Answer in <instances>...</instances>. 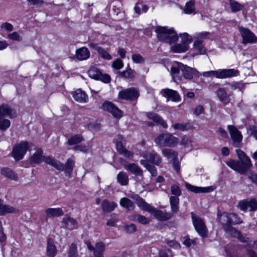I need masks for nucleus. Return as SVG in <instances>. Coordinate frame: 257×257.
Here are the masks:
<instances>
[{
  "label": "nucleus",
  "instance_id": "obj_1",
  "mask_svg": "<svg viewBox=\"0 0 257 257\" xmlns=\"http://www.w3.org/2000/svg\"><path fill=\"white\" fill-rule=\"evenodd\" d=\"M236 154L240 161L230 159L225 161V164L233 170L244 175L248 169L252 166L250 160L241 150H236Z\"/></svg>",
  "mask_w": 257,
  "mask_h": 257
},
{
  "label": "nucleus",
  "instance_id": "obj_2",
  "mask_svg": "<svg viewBox=\"0 0 257 257\" xmlns=\"http://www.w3.org/2000/svg\"><path fill=\"white\" fill-rule=\"evenodd\" d=\"M157 38L160 41L171 44L176 42L178 37L173 29H168L165 27H158L156 29Z\"/></svg>",
  "mask_w": 257,
  "mask_h": 257
},
{
  "label": "nucleus",
  "instance_id": "obj_3",
  "mask_svg": "<svg viewBox=\"0 0 257 257\" xmlns=\"http://www.w3.org/2000/svg\"><path fill=\"white\" fill-rule=\"evenodd\" d=\"M17 115L16 111L9 105L7 104L1 105L0 106V130L5 131L11 125L10 121L9 119H5V116H8L10 118H12L15 117Z\"/></svg>",
  "mask_w": 257,
  "mask_h": 257
},
{
  "label": "nucleus",
  "instance_id": "obj_4",
  "mask_svg": "<svg viewBox=\"0 0 257 257\" xmlns=\"http://www.w3.org/2000/svg\"><path fill=\"white\" fill-rule=\"evenodd\" d=\"M239 71L234 69H224L203 72L201 75L204 77H214L218 79H224L239 75Z\"/></svg>",
  "mask_w": 257,
  "mask_h": 257
},
{
  "label": "nucleus",
  "instance_id": "obj_5",
  "mask_svg": "<svg viewBox=\"0 0 257 257\" xmlns=\"http://www.w3.org/2000/svg\"><path fill=\"white\" fill-rule=\"evenodd\" d=\"M47 160L49 165L55 168L58 171H64L65 173L68 176H71L75 165V162L74 160L71 159H68L67 160L64 165L53 158H49Z\"/></svg>",
  "mask_w": 257,
  "mask_h": 257
},
{
  "label": "nucleus",
  "instance_id": "obj_6",
  "mask_svg": "<svg viewBox=\"0 0 257 257\" xmlns=\"http://www.w3.org/2000/svg\"><path fill=\"white\" fill-rule=\"evenodd\" d=\"M155 142L161 146L173 147L178 144L179 141L170 134H161L155 139Z\"/></svg>",
  "mask_w": 257,
  "mask_h": 257
},
{
  "label": "nucleus",
  "instance_id": "obj_7",
  "mask_svg": "<svg viewBox=\"0 0 257 257\" xmlns=\"http://www.w3.org/2000/svg\"><path fill=\"white\" fill-rule=\"evenodd\" d=\"M191 218L195 230L203 238L208 236V229L202 219L191 213Z\"/></svg>",
  "mask_w": 257,
  "mask_h": 257
},
{
  "label": "nucleus",
  "instance_id": "obj_8",
  "mask_svg": "<svg viewBox=\"0 0 257 257\" xmlns=\"http://www.w3.org/2000/svg\"><path fill=\"white\" fill-rule=\"evenodd\" d=\"M31 144L32 143H30L29 142L24 141L14 146L12 156L16 160L19 161L22 159Z\"/></svg>",
  "mask_w": 257,
  "mask_h": 257
},
{
  "label": "nucleus",
  "instance_id": "obj_9",
  "mask_svg": "<svg viewBox=\"0 0 257 257\" xmlns=\"http://www.w3.org/2000/svg\"><path fill=\"white\" fill-rule=\"evenodd\" d=\"M238 207L243 211H254L257 210V201L252 198L241 200L238 203Z\"/></svg>",
  "mask_w": 257,
  "mask_h": 257
},
{
  "label": "nucleus",
  "instance_id": "obj_10",
  "mask_svg": "<svg viewBox=\"0 0 257 257\" xmlns=\"http://www.w3.org/2000/svg\"><path fill=\"white\" fill-rule=\"evenodd\" d=\"M239 32L242 38V43L246 44L256 42L257 37L249 29L243 27H239Z\"/></svg>",
  "mask_w": 257,
  "mask_h": 257
},
{
  "label": "nucleus",
  "instance_id": "obj_11",
  "mask_svg": "<svg viewBox=\"0 0 257 257\" xmlns=\"http://www.w3.org/2000/svg\"><path fill=\"white\" fill-rule=\"evenodd\" d=\"M139 96V93L134 88H130L120 91L118 93V97L126 100H134Z\"/></svg>",
  "mask_w": 257,
  "mask_h": 257
},
{
  "label": "nucleus",
  "instance_id": "obj_12",
  "mask_svg": "<svg viewBox=\"0 0 257 257\" xmlns=\"http://www.w3.org/2000/svg\"><path fill=\"white\" fill-rule=\"evenodd\" d=\"M43 151L41 148H37L36 149V152L33 154L30 158V162L32 163L40 164L43 162H45L46 164L49 165L48 160L49 158H52L51 156H45L43 155Z\"/></svg>",
  "mask_w": 257,
  "mask_h": 257
},
{
  "label": "nucleus",
  "instance_id": "obj_13",
  "mask_svg": "<svg viewBox=\"0 0 257 257\" xmlns=\"http://www.w3.org/2000/svg\"><path fill=\"white\" fill-rule=\"evenodd\" d=\"M227 127L233 141V146L235 147L239 148L240 147V142L242 139V136L240 132L233 125H229Z\"/></svg>",
  "mask_w": 257,
  "mask_h": 257
},
{
  "label": "nucleus",
  "instance_id": "obj_14",
  "mask_svg": "<svg viewBox=\"0 0 257 257\" xmlns=\"http://www.w3.org/2000/svg\"><path fill=\"white\" fill-rule=\"evenodd\" d=\"M181 66L182 75L186 79L190 80L193 78V76L199 77L201 75V74L194 68L185 65Z\"/></svg>",
  "mask_w": 257,
  "mask_h": 257
},
{
  "label": "nucleus",
  "instance_id": "obj_15",
  "mask_svg": "<svg viewBox=\"0 0 257 257\" xmlns=\"http://www.w3.org/2000/svg\"><path fill=\"white\" fill-rule=\"evenodd\" d=\"M102 108L112 114L115 118H120L122 116V111L110 102H105L102 104Z\"/></svg>",
  "mask_w": 257,
  "mask_h": 257
},
{
  "label": "nucleus",
  "instance_id": "obj_16",
  "mask_svg": "<svg viewBox=\"0 0 257 257\" xmlns=\"http://www.w3.org/2000/svg\"><path fill=\"white\" fill-rule=\"evenodd\" d=\"M150 212L154 216L156 219L161 221H167L173 216V214L171 212H163L153 207Z\"/></svg>",
  "mask_w": 257,
  "mask_h": 257
},
{
  "label": "nucleus",
  "instance_id": "obj_17",
  "mask_svg": "<svg viewBox=\"0 0 257 257\" xmlns=\"http://www.w3.org/2000/svg\"><path fill=\"white\" fill-rule=\"evenodd\" d=\"M145 157L146 158L145 160L148 161V162H150L157 166H159L162 163L161 156L155 151L147 152L145 154Z\"/></svg>",
  "mask_w": 257,
  "mask_h": 257
},
{
  "label": "nucleus",
  "instance_id": "obj_18",
  "mask_svg": "<svg viewBox=\"0 0 257 257\" xmlns=\"http://www.w3.org/2000/svg\"><path fill=\"white\" fill-rule=\"evenodd\" d=\"M62 224L64 228L69 230L77 229L79 226L76 220L70 216L64 217L62 219Z\"/></svg>",
  "mask_w": 257,
  "mask_h": 257
},
{
  "label": "nucleus",
  "instance_id": "obj_19",
  "mask_svg": "<svg viewBox=\"0 0 257 257\" xmlns=\"http://www.w3.org/2000/svg\"><path fill=\"white\" fill-rule=\"evenodd\" d=\"M185 187L188 190L195 193H208L214 190V187L213 186H209L207 187H197L190 184L188 183H185Z\"/></svg>",
  "mask_w": 257,
  "mask_h": 257
},
{
  "label": "nucleus",
  "instance_id": "obj_20",
  "mask_svg": "<svg viewBox=\"0 0 257 257\" xmlns=\"http://www.w3.org/2000/svg\"><path fill=\"white\" fill-rule=\"evenodd\" d=\"M163 96L167 97V101L171 99L173 101H178L180 99L178 93L174 90L170 89H163L161 91Z\"/></svg>",
  "mask_w": 257,
  "mask_h": 257
},
{
  "label": "nucleus",
  "instance_id": "obj_21",
  "mask_svg": "<svg viewBox=\"0 0 257 257\" xmlns=\"http://www.w3.org/2000/svg\"><path fill=\"white\" fill-rule=\"evenodd\" d=\"M132 198L134 200H135V202L138 207H140L142 210L148 211L149 212L151 211V209H152L153 207L147 203L145 200L140 197L139 196L135 195L133 196Z\"/></svg>",
  "mask_w": 257,
  "mask_h": 257
},
{
  "label": "nucleus",
  "instance_id": "obj_22",
  "mask_svg": "<svg viewBox=\"0 0 257 257\" xmlns=\"http://www.w3.org/2000/svg\"><path fill=\"white\" fill-rule=\"evenodd\" d=\"M224 230L228 235H231L232 237L238 238L242 242H246V238H245L241 234L240 232L237 230L236 228L232 227L231 225L227 226Z\"/></svg>",
  "mask_w": 257,
  "mask_h": 257
},
{
  "label": "nucleus",
  "instance_id": "obj_23",
  "mask_svg": "<svg viewBox=\"0 0 257 257\" xmlns=\"http://www.w3.org/2000/svg\"><path fill=\"white\" fill-rule=\"evenodd\" d=\"M162 154L169 162H173L177 160L178 157V153L171 149H163L162 150Z\"/></svg>",
  "mask_w": 257,
  "mask_h": 257
},
{
  "label": "nucleus",
  "instance_id": "obj_24",
  "mask_svg": "<svg viewBox=\"0 0 257 257\" xmlns=\"http://www.w3.org/2000/svg\"><path fill=\"white\" fill-rule=\"evenodd\" d=\"M76 58L79 61L88 59L90 57V52L86 47H82L76 51Z\"/></svg>",
  "mask_w": 257,
  "mask_h": 257
},
{
  "label": "nucleus",
  "instance_id": "obj_25",
  "mask_svg": "<svg viewBox=\"0 0 257 257\" xmlns=\"http://www.w3.org/2000/svg\"><path fill=\"white\" fill-rule=\"evenodd\" d=\"M117 204L114 202H110L105 199L101 203V207L104 212L109 213L112 211L116 207Z\"/></svg>",
  "mask_w": 257,
  "mask_h": 257
},
{
  "label": "nucleus",
  "instance_id": "obj_26",
  "mask_svg": "<svg viewBox=\"0 0 257 257\" xmlns=\"http://www.w3.org/2000/svg\"><path fill=\"white\" fill-rule=\"evenodd\" d=\"M124 168L125 170L137 176L143 177V170L136 164L131 163L125 165Z\"/></svg>",
  "mask_w": 257,
  "mask_h": 257
},
{
  "label": "nucleus",
  "instance_id": "obj_27",
  "mask_svg": "<svg viewBox=\"0 0 257 257\" xmlns=\"http://www.w3.org/2000/svg\"><path fill=\"white\" fill-rule=\"evenodd\" d=\"M47 218L61 216L64 214V211L61 208H48L45 210Z\"/></svg>",
  "mask_w": 257,
  "mask_h": 257
},
{
  "label": "nucleus",
  "instance_id": "obj_28",
  "mask_svg": "<svg viewBox=\"0 0 257 257\" xmlns=\"http://www.w3.org/2000/svg\"><path fill=\"white\" fill-rule=\"evenodd\" d=\"M18 212L19 210L17 208L10 205L3 204V201L0 199V215L6 213Z\"/></svg>",
  "mask_w": 257,
  "mask_h": 257
},
{
  "label": "nucleus",
  "instance_id": "obj_29",
  "mask_svg": "<svg viewBox=\"0 0 257 257\" xmlns=\"http://www.w3.org/2000/svg\"><path fill=\"white\" fill-rule=\"evenodd\" d=\"M46 252L49 257H55L57 254L56 247L52 238H49L47 240Z\"/></svg>",
  "mask_w": 257,
  "mask_h": 257
},
{
  "label": "nucleus",
  "instance_id": "obj_30",
  "mask_svg": "<svg viewBox=\"0 0 257 257\" xmlns=\"http://www.w3.org/2000/svg\"><path fill=\"white\" fill-rule=\"evenodd\" d=\"M74 99L79 102H86L87 101L88 97L84 91L80 89H77L73 94Z\"/></svg>",
  "mask_w": 257,
  "mask_h": 257
},
{
  "label": "nucleus",
  "instance_id": "obj_31",
  "mask_svg": "<svg viewBox=\"0 0 257 257\" xmlns=\"http://www.w3.org/2000/svg\"><path fill=\"white\" fill-rule=\"evenodd\" d=\"M219 221L223 225V229L227 226H230L229 213L223 212L220 215H218Z\"/></svg>",
  "mask_w": 257,
  "mask_h": 257
},
{
  "label": "nucleus",
  "instance_id": "obj_32",
  "mask_svg": "<svg viewBox=\"0 0 257 257\" xmlns=\"http://www.w3.org/2000/svg\"><path fill=\"white\" fill-rule=\"evenodd\" d=\"M2 175L11 180H17L18 179L17 175L11 169L9 168H3L1 170Z\"/></svg>",
  "mask_w": 257,
  "mask_h": 257
},
{
  "label": "nucleus",
  "instance_id": "obj_33",
  "mask_svg": "<svg viewBox=\"0 0 257 257\" xmlns=\"http://www.w3.org/2000/svg\"><path fill=\"white\" fill-rule=\"evenodd\" d=\"M147 115L149 119H152L154 122L161 124L163 127L166 128L167 127V124L166 122L157 114L149 112L148 113Z\"/></svg>",
  "mask_w": 257,
  "mask_h": 257
},
{
  "label": "nucleus",
  "instance_id": "obj_34",
  "mask_svg": "<svg viewBox=\"0 0 257 257\" xmlns=\"http://www.w3.org/2000/svg\"><path fill=\"white\" fill-rule=\"evenodd\" d=\"M104 250V244L102 242H97L93 252L94 257H103Z\"/></svg>",
  "mask_w": 257,
  "mask_h": 257
},
{
  "label": "nucleus",
  "instance_id": "obj_35",
  "mask_svg": "<svg viewBox=\"0 0 257 257\" xmlns=\"http://www.w3.org/2000/svg\"><path fill=\"white\" fill-rule=\"evenodd\" d=\"M129 219L130 220L133 221H137L142 224H147L150 222L149 218L146 217L145 216L139 214H134L130 216Z\"/></svg>",
  "mask_w": 257,
  "mask_h": 257
},
{
  "label": "nucleus",
  "instance_id": "obj_36",
  "mask_svg": "<svg viewBox=\"0 0 257 257\" xmlns=\"http://www.w3.org/2000/svg\"><path fill=\"white\" fill-rule=\"evenodd\" d=\"M171 210L173 214L179 210V199L177 196H171L169 198Z\"/></svg>",
  "mask_w": 257,
  "mask_h": 257
},
{
  "label": "nucleus",
  "instance_id": "obj_37",
  "mask_svg": "<svg viewBox=\"0 0 257 257\" xmlns=\"http://www.w3.org/2000/svg\"><path fill=\"white\" fill-rule=\"evenodd\" d=\"M119 203L122 207L125 208L128 210H133L135 207L133 201L126 197L121 198L120 200Z\"/></svg>",
  "mask_w": 257,
  "mask_h": 257
},
{
  "label": "nucleus",
  "instance_id": "obj_38",
  "mask_svg": "<svg viewBox=\"0 0 257 257\" xmlns=\"http://www.w3.org/2000/svg\"><path fill=\"white\" fill-rule=\"evenodd\" d=\"M228 4L232 13H236L242 10L244 6L235 0H228Z\"/></svg>",
  "mask_w": 257,
  "mask_h": 257
},
{
  "label": "nucleus",
  "instance_id": "obj_39",
  "mask_svg": "<svg viewBox=\"0 0 257 257\" xmlns=\"http://www.w3.org/2000/svg\"><path fill=\"white\" fill-rule=\"evenodd\" d=\"M140 163L144 166L153 176L157 175V170L155 166L150 164L147 160H141Z\"/></svg>",
  "mask_w": 257,
  "mask_h": 257
},
{
  "label": "nucleus",
  "instance_id": "obj_40",
  "mask_svg": "<svg viewBox=\"0 0 257 257\" xmlns=\"http://www.w3.org/2000/svg\"><path fill=\"white\" fill-rule=\"evenodd\" d=\"M216 93L219 100L225 103L229 102V98L224 88H220L216 90Z\"/></svg>",
  "mask_w": 257,
  "mask_h": 257
},
{
  "label": "nucleus",
  "instance_id": "obj_41",
  "mask_svg": "<svg viewBox=\"0 0 257 257\" xmlns=\"http://www.w3.org/2000/svg\"><path fill=\"white\" fill-rule=\"evenodd\" d=\"M202 43V40H196L193 44L194 48L197 50L200 54H204L206 52V49Z\"/></svg>",
  "mask_w": 257,
  "mask_h": 257
},
{
  "label": "nucleus",
  "instance_id": "obj_42",
  "mask_svg": "<svg viewBox=\"0 0 257 257\" xmlns=\"http://www.w3.org/2000/svg\"><path fill=\"white\" fill-rule=\"evenodd\" d=\"M189 49L188 45L183 44H177L171 47L172 51L174 53H183Z\"/></svg>",
  "mask_w": 257,
  "mask_h": 257
},
{
  "label": "nucleus",
  "instance_id": "obj_43",
  "mask_svg": "<svg viewBox=\"0 0 257 257\" xmlns=\"http://www.w3.org/2000/svg\"><path fill=\"white\" fill-rule=\"evenodd\" d=\"M115 143L116 148L118 153H120L124 150L125 148L123 147V144L125 143L124 138L120 135L117 136V138L113 140Z\"/></svg>",
  "mask_w": 257,
  "mask_h": 257
},
{
  "label": "nucleus",
  "instance_id": "obj_44",
  "mask_svg": "<svg viewBox=\"0 0 257 257\" xmlns=\"http://www.w3.org/2000/svg\"><path fill=\"white\" fill-rule=\"evenodd\" d=\"M195 2L193 0H190L187 2L183 9V12L186 14H191L195 11Z\"/></svg>",
  "mask_w": 257,
  "mask_h": 257
},
{
  "label": "nucleus",
  "instance_id": "obj_45",
  "mask_svg": "<svg viewBox=\"0 0 257 257\" xmlns=\"http://www.w3.org/2000/svg\"><path fill=\"white\" fill-rule=\"evenodd\" d=\"M117 179L121 185H126L128 183V177L124 172H120L118 174Z\"/></svg>",
  "mask_w": 257,
  "mask_h": 257
},
{
  "label": "nucleus",
  "instance_id": "obj_46",
  "mask_svg": "<svg viewBox=\"0 0 257 257\" xmlns=\"http://www.w3.org/2000/svg\"><path fill=\"white\" fill-rule=\"evenodd\" d=\"M184 64L182 63L176 62L175 64H174L171 69V72L173 76V77L175 78L177 77L179 74L180 70L181 71V66Z\"/></svg>",
  "mask_w": 257,
  "mask_h": 257
},
{
  "label": "nucleus",
  "instance_id": "obj_47",
  "mask_svg": "<svg viewBox=\"0 0 257 257\" xmlns=\"http://www.w3.org/2000/svg\"><path fill=\"white\" fill-rule=\"evenodd\" d=\"M172 126L175 130L181 131H188L192 128V126L189 123H175Z\"/></svg>",
  "mask_w": 257,
  "mask_h": 257
},
{
  "label": "nucleus",
  "instance_id": "obj_48",
  "mask_svg": "<svg viewBox=\"0 0 257 257\" xmlns=\"http://www.w3.org/2000/svg\"><path fill=\"white\" fill-rule=\"evenodd\" d=\"M83 141V138L80 135H75L72 136L68 140L67 144L72 146L77 144Z\"/></svg>",
  "mask_w": 257,
  "mask_h": 257
},
{
  "label": "nucleus",
  "instance_id": "obj_49",
  "mask_svg": "<svg viewBox=\"0 0 257 257\" xmlns=\"http://www.w3.org/2000/svg\"><path fill=\"white\" fill-rule=\"evenodd\" d=\"M88 75L90 77L98 80L101 76V72L96 68H92L88 71Z\"/></svg>",
  "mask_w": 257,
  "mask_h": 257
},
{
  "label": "nucleus",
  "instance_id": "obj_50",
  "mask_svg": "<svg viewBox=\"0 0 257 257\" xmlns=\"http://www.w3.org/2000/svg\"><path fill=\"white\" fill-rule=\"evenodd\" d=\"M68 257H78L77 245L74 243H72L68 251Z\"/></svg>",
  "mask_w": 257,
  "mask_h": 257
},
{
  "label": "nucleus",
  "instance_id": "obj_51",
  "mask_svg": "<svg viewBox=\"0 0 257 257\" xmlns=\"http://www.w3.org/2000/svg\"><path fill=\"white\" fill-rule=\"evenodd\" d=\"M123 230L126 233L131 234L137 231V226L135 224L131 223L123 226Z\"/></svg>",
  "mask_w": 257,
  "mask_h": 257
},
{
  "label": "nucleus",
  "instance_id": "obj_52",
  "mask_svg": "<svg viewBox=\"0 0 257 257\" xmlns=\"http://www.w3.org/2000/svg\"><path fill=\"white\" fill-rule=\"evenodd\" d=\"M230 225L242 223L241 219L235 214L229 213Z\"/></svg>",
  "mask_w": 257,
  "mask_h": 257
},
{
  "label": "nucleus",
  "instance_id": "obj_53",
  "mask_svg": "<svg viewBox=\"0 0 257 257\" xmlns=\"http://www.w3.org/2000/svg\"><path fill=\"white\" fill-rule=\"evenodd\" d=\"M180 37L181 39V42L183 44L188 45V44L191 42V37L186 33L180 34Z\"/></svg>",
  "mask_w": 257,
  "mask_h": 257
},
{
  "label": "nucleus",
  "instance_id": "obj_54",
  "mask_svg": "<svg viewBox=\"0 0 257 257\" xmlns=\"http://www.w3.org/2000/svg\"><path fill=\"white\" fill-rule=\"evenodd\" d=\"M99 55L103 59L106 60H110L112 59V57L108 53L105 51L103 48L100 47L97 51Z\"/></svg>",
  "mask_w": 257,
  "mask_h": 257
},
{
  "label": "nucleus",
  "instance_id": "obj_55",
  "mask_svg": "<svg viewBox=\"0 0 257 257\" xmlns=\"http://www.w3.org/2000/svg\"><path fill=\"white\" fill-rule=\"evenodd\" d=\"M171 194L173 196H177L178 197L181 194V190L180 187L176 185H173L171 187Z\"/></svg>",
  "mask_w": 257,
  "mask_h": 257
},
{
  "label": "nucleus",
  "instance_id": "obj_56",
  "mask_svg": "<svg viewBox=\"0 0 257 257\" xmlns=\"http://www.w3.org/2000/svg\"><path fill=\"white\" fill-rule=\"evenodd\" d=\"M247 133L250 136H253L257 140V126L250 125L247 128Z\"/></svg>",
  "mask_w": 257,
  "mask_h": 257
},
{
  "label": "nucleus",
  "instance_id": "obj_57",
  "mask_svg": "<svg viewBox=\"0 0 257 257\" xmlns=\"http://www.w3.org/2000/svg\"><path fill=\"white\" fill-rule=\"evenodd\" d=\"M120 74L122 77L126 78H132L134 76V71L130 68L122 71Z\"/></svg>",
  "mask_w": 257,
  "mask_h": 257
},
{
  "label": "nucleus",
  "instance_id": "obj_58",
  "mask_svg": "<svg viewBox=\"0 0 257 257\" xmlns=\"http://www.w3.org/2000/svg\"><path fill=\"white\" fill-rule=\"evenodd\" d=\"M8 38L12 40L19 42L21 41L22 39V37L17 32H14L12 33L9 34L8 36Z\"/></svg>",
  "mask_w": 257,
  "mask_h": 257
},
{
  "label": "nucleus",
  "instance_id": "obj_59",
  "mask_svg": "<svg viewBox=\"0 0 257 257\" xmlns=\"http://www.w3.org/2000/svg\"><path fill=\"white\" fill-rule=\"evenodd\" d=\"M132 60L137 63H143L145 62L144 58L140 54H133L132 55Z\"/></svg>",
  "mask_w": 257,
  "mask_h": 257
},
{
  "label": "nucleus",
  "instance_id": "obj_60",
  "mask_svg": "<svg viewBox=\"0 0 257 257\" xmlns=\"http://www.w3.org/2000/svg\"><path fill=\"white\" fill-rule=\"evenodd\" d=\"M123 66V62L119 59H117L115 61H113L112 64V67L117 70L121 69Z\"/></svg>",
  "mask_w": 257,
  "mask_h": 257
},
{
  "label": "nucleus",
  "instance_id": "obj_61",
  "mask_svg": "<svg viewBox=\"0 0 257 257\" xmlns=\"http://www.w3.org/2000/svg\"><path fill=\"white\" fill-rule=\"evenodd\" d=\"M180 144L184 145L185 147H189L192 146L191 141L186 136L183 137L181 141Z\"/></svg>",
  "mask_w": 257,
  "mask_h": 257
},
{
  "label": "nucleus",
  "instance_id": "obj_62",
  "mask_svg": "<svg viewBox=\"0 0 257 257\" xmlns=\"http://www.w3.org/2000/svg\"><path fill=\"white\" fill-rule=\"evenodd\" d=\"M1 29H5L8 32L12 31L14 29L13 26L8 22L3 23L1 27Z\"/></svg>",
  "mask_w": 257,
  "mask_h": 257
},
{
  "label": "nucleus",
  "instance_id": "obj_63",
  "mask_svg": "<svg viewBox=\"0 0 257 257\" xmlns=\"http://www.w3.org/2000/svg\"><path fill=\"white\" fill-rule=\"evenodd\" d=\"M183 243L186 246L189 247L192 244H196V242L194 240L191 239L188 236H186Z\"/></svg>",
  "mask_w": 257,
  "mask_h": 257
},
{
  "label": "nucleus",
  "instance_id": "obj_64",
  "mask_svg": "<svg viewBox=\"0 0 257 257\" xmlns=\"http://www.w3.org/2000/svg\"><path fill=\"white\" fill-rule=\"evenodd\" d=\"M248 178L253 183L257 185V174H254L250 172L248 174Z\"/></svg>",
  "mask_w": 257,
  "mask_h": 257
}]
</instances>
